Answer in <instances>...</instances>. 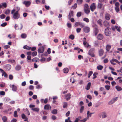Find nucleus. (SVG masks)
<instances>
[{
	"label": "nucleus",
	"instance_id": "nucleus-1",
	"mask_svg": "<svg viewBox=\"0 0 122 122\" xmlns=\"http://www.w3.org/2000/svg\"><path fill=\"white\" fill-rule=\"evenodd\" d=\"M104 33L106 36H109L111 34V29L108 27H107L105 30Z\"/></svg>",
	"mask_w": 122,
	"mask_h": 122
},
{
	"label": "nucleus",
	"instance_id": "nucleus-2",
	"mask_svg": "<svg viewBox=\"0 0 122 122\" xmlns=\"http://www.w3.org/2000/svg\"><path fill=\"white\" fill-rule=\"evenodd\" d=\"M45 47L43 46H42L39 47L38 51L39 53H43L44 51Z\"/></svg>",
	"mask_w": 122,
	"mask_h": 122
},
{
	"label": "nucleus",
	"instance_id": "nucleus-3",
	"mask_svg": "<svg viewBox=\"0 0 122 122\" xmlns=\"http://www.w3.org/2000/svg\"><path fill=\"white\" fill-rule=\"evenodd\" d=\"M111 29L113 31H115L116 29L117 31L119 32H120L121 31L120 27H118V26L117 25L112 26Z\"/></svg>",
	"mask_w": 122,
	"mask_h": 122
},
{
	"label": "nucleus",
	"instance_id": "nucleus-4",
	"mask_svg": "<svg viewBox=\"0 0 122 122\" xmlns=\"http://www.w3.org/2000/svg\"><path fill=\"white\" fill-rule=\"evenodd\" d=\"M84 31L86 33L89 32L90 31V28L88 26H85L83 29Z\"/></svg>",
	"mask_w": 122,
	"mask_h": 122
},
{
	"label": "nucleus",
	"instance_id": "nucleus-5",
	"mask_svg": "<svg viewBox=\"0 0 122 122\" xmlns=\"http://www.w3.org/2000/svg\"><path fill=\"white\" fill-rule=\"evenodd\" d=\"M117 97H116L112 99L108 103V104L111 105L112 104L114 103L117 100Z\"/></svg>",
	"mask_w": 122,
	"mask_h": 122
},
{
	"label": "nucleus",
	"instance_id": "nucleus-6",
	"mask_svg": "<svg viewBox=\"0 0 122 122\" xmlns=\"http://www.w3.org/2000/svg\"><path fill=\"white\" fill-rule=\"evenodd\" d=\"M20 25H21V27L20 28H19L18 27V25L17 24H15L14 26L15 29L16 30H18L19 29L20 30H21L23 26L21 24Z\"/></svg>",
	"mask_w": 122,
	"mask_h": 122
},
{
	"label": "nucleus",
	"instance_id": "nucleus-7",
	"mask_svg": "<svg viewBox=\"0 0 122 122\" xmlns=\"http://www.w3.org/2000/svg\"><path fill=\"white\" fill-rule=\"evenodd\" d=\"M96 8V5L94 3H92L90 6V9L91 11H93Z\"/></svg>",
	"mask_w": 122,
	"mask_h": 122
},
{
	"label": "nucleus",
	"instance_id": "nucleus-8",
	"mask_svg": "<svg viewBox=\"0 0 122 122\" xmlns=\"http://www.w3.org/2000/svg\"><path fill=\"white\" fill-rule=\"evenodd\" d=\"M110 15L107 13H106L105 14V17L106 19L108 20H109L111 17Z\"/></svg>",
	"mask_w": 122,
	"mask_h": 122
},
{
	"label": "nucleus",
	"instance_id": "nucleus-9",
	"mask_svg": "<svg viewBox=\"0 0 122 122\" xmlns=\"http://www.w3.org/2000/svg\"><path fill=\"white\" fill-rule=\"evenodd\" d=\"M23 3L25 5L26 7L29 6L30 5V2L28 1H24L23 2Z\"/></svg>",
	"mask_w": 122,
	"mask_h": 122
},
{
	"label": "nucleus",
	"instance_id": "nucleus-10",
	"mask_svg": "<svg viewBox=\"0 0 122 122\" xmlns=\"http://www.w3.org/2000/svg\"><path fill=\"white\" fill-rule=\"evenodd\" d=\"M87 117L86 118L82 120H80L81 122H86V121L88 120L89 117H90L91 116V115H87Z\"/></svg>",
	"mask_w": 122,
	"mask_h": 122
},
{
	"label": "nucleus",
	"instance_id": "nucleus-11",
	"mask_svg": "<svg viewBox=\"0 0 122 122\" xmlns=\"http://www.w3.org/2000/svg\"><path fill=\"white\" fill-rule=\"evenodd\" d=\"M11 65L9 64H6L5 66V68L8 71L10 70L11 69Z\"/></svg>",
	"mask_w": 122,
	"mask_h": 122
},
{
	"label": "nucleus",
	"instance_id": "nucleus-12",
	"mask_svg": "<svg viewBox=\"0 0 122 122\" xmlns=\"http://www.w3.org/2000/svg\"><path fill=\"white\" fill-rule=\"evenodd\" d=\"M20 15L14 13L13 15V18L15 19H18L20 17Z\"/></svg>",
	"mask_w": 122,
	"mask_h": 122
},
{
	"label": "nucleus",
	"instance_id": "nucleus-13",
	"mask_svg": "<svg viewBox=\"0 0 122 122\" xmlns=\"http://www.w3.org/2000/svg\"><path fill=\"white\" fill-rule=\"evenodd\" d=\"M103 25L105 27H108L110 25L109 22L106 21H104L103 22Z\"/></svg>",
	"mask_w": 122,
	"mask_h": 122
},
{
	"label": "nucleus",
	"instance_id": "nucleus-14",
	"mask_svg": "<svg viewBox=\"0 0 122 122\" xmlns=\"http://www.w3.org/2000/svg\"><path fill=\"white\" fill-rule=\"evenodd\" d=\"M103 38V35L101 34H99L97 36V38L98 40H102Z\"/></svg>",
	"mask_w": 122,
	"mask_h": 122
},
{
	"label": "nucleus",
	"instance_id": "nucleus-15",
	"mask_svg": "<svg viewBox=\"0 0 122 122\" xmlns=\"http://www.w3.org/2000/svg\"><path fill=\"white\" fill-rule=\"evenodd\" d=\"M73 12L72 11H71L69 13V15H68V19H70L71 17H73Z\"/></svg>",
	"mask_w": 122,
	"mask_h": 122
},
{
	"label": "nucleus",
	"instance_id": "nucleus-16",
	"mask_svg": "<svg viewBox=\"0 0 122 122\" xmlns=\"http://www.w3.org/2000/svg\"><path fill=\"white\" fill-rule=\"evenodd\" d=\"M51 107L49 104L46 105L44 107V109L45 110H49L51 109Z\"/></svg>",
	"mask_w": 122,
	"mask_h": 122
},
{
	"label": "nucleus",
	"instance_id": "nucleus-17",
	"mask_svg": "<svg viewBox=\"0 0 122 122\" xmlns=\"http://www.w3.org/2000/svg\"><path fill=\"white\" fill-rule=\"evenodd\" d=\"M11 88L12 90L14 91L15 92L17 90V86L14 85H12Z\"/></svg>",
	"mask_w": 122,
	"mask_h": 122
},
{
	"label": "nucleus",
	"instance_id": "nucleus-18",
	"mask_svg": "<svg viewBox=\"0 0 122 122\" xmlns=\"http://www.w3.org/2000/svg\"><path fill=\"white\" fill-rule=\"evenodd\" d=\"M98 32L99 30L97 28H95L94 30V32L95 36L97 35V34L98 33Z\"/></svg>",
	"mask_w": 122,
	"mask_h": 122
},
{
	"label": "nucleus",
	"instance_id": "nucleus-19",
	"mask_svg": "<svg viewBox=\"0 0 122 122\" xmlns=\"http://www.w3.org/2000/svg\"><path fill=\"white\" fill-rule=\"evenodd\" d=\"M2 5H1V8L2 9H4V8H6L7 6V4L6 3L4 2L2 3Z\"/></svg>",
	"mask_w": 122,
	"mask_h": 122
},
{
	"label": "nucleus",
	"instance_id": "nucleus-20",
	"mask_svg": "<svg viewBox=\"0 0 122 122\" xmlns=\"http://www.w3.org/2000/svg\"><path fill=\"white\" fill-rule=\"evenodd\" d=\"M104 51L102 49H100L99 52V55L100 56H102L103 54Z\"/></svg>",
	"mask_w": 122,
	"mask_h": 122
},
{
	"label": "nucleus",
	"instance_id": "nucleus-21",
	"mask_svg": "<svg viewBox=\"0 0 122 122\" xmlns=\"http://www.w3.org/2000/svg\"><path fill=\"white\" fill-rule=\"evenodd\" d=\"M102 21L101 19H99L97 21L98 24L101 27H102Z\"/></svg>",
	"mask_w": 122,
	"mask_h": 122
},
{
	"label": "nucleus",
	"instance_id": "nucleus-22",
	"mask_svg": "<svg viewBox=\"0 0 122 122\" xmlns=\"http://www.w3.org/2000/svg\"><path fill=\"white\" fill-rule=\"evenodd\" d=\"M111 48V46L110 45H107L106 47V49L107 51H109Z\"/></svg>",
	"mask_w": 122,
	"mask_h": 122
},
{
	"label": "nucleus",
	"instance_id": "nucleus-23",
	"mask_svg": "<svg viewBox=\"0 0 122 122\" xmlns=\"http://www.w3.org/2000/svg\"><path fill=\"white\" fill-rule=\"evenodd\" d=\"M39 61V59L37 57H35L33 58L32 60V61L33 62H36Z\"/></svg>",
	"mask_w": 122,
	"mask_h": 122
},
{
	"label": "nucleus",
	"instance_id": "nucleus-24",
	"mask_svg": "<svg viewBox=\"0 0 122 122\" xmlns=\"http://www.w3.org/2000/svg\"><path fill=\"white\" fill-rule=\"evenodd\" d=\"M91 85V83L90 82H89L88 83L86 88L87 90H88L90 89Z\"/></svg>",
	"mask_w": 122,
	"mask_h": 122
},
{
	"label": "nucleus",
	"instance_id": "nucleus-25",
	"mask_svg": "<svg viewBox=\"0 0 122 122\" xmlns=\"http://www.w3.org/2000/svg\"><path fill=\"white\" fill-rule=\"evenodd\" d=\"M66 96L65 97L66 98V99L67 101H68L70 99L71 95L69 94H67Z\"/></svg>",
	"mask_w": 122,
	"mask_h": 122
},
{
	"label": "nucleus",
	"instance_id": "nucleus-26",
	"mask_svg": "<svg viewBox=\"0 0 122 122\" xmlns=\"http://www.w3.org/2000/svg\"><path fill=\"white\" fill-rule=\"evenodd\" d=\"M84 11L85 13L87 14H88L90 12L89 8L84 9Z\"/></svg>",
	"mask_w": 122,
	"mask_h": 122
},
{
	"label": "nucleus",
	"instance_id": "nucleus-27",
	"mask_svg": "<svg viewBox=\"0 0 122 122\" xmlns=\"http://www.w3.org/2000/svg\"><path fill=\"white\" fill-rule=\"evenodd\" d=\"M21 67L20 65H18L15 67V69L17 71L20 70L21 69Z\"/></svg>",
	"mask_w": 122,
	"mask_h": 122
},
{
	"label": "nucleus",
	"instance_id": "nucleus-28",
	"mask_svg": "<svg viewBox=\"0 0 122 122\" xmlns=\"http://www.w3.org/2000/svg\"><path fill=\"white\" fill-rule=\"evenodd\" d=\"M116 89L118 91H120L122 90V89L121 87L119 86H117L115 87Z\"/></svg>",
	"mask_w": 122,
	"mask_h": 122
},
{
	"label": "nucleus",
	"instance_id": "nucleus-29",
	"mask_svg": "<svg viewBox=\"0 0 122 122\" xmlns=\"http://www.w3.org/2000/svg\"><path fill=\"white\" fill-rule=\"evenodd\" d=\"M31 110L34 112H38L39 110V109L38 108H32Z\"/></svg>",
	"mask_w": 122,
	"mask_h": 122
},
{
	"label": "nucleus",
	"instance_id": "nucleus-30",
	"mask_svg": "<svg viewBox=\"0 0 122 122\" xmlns=\"http://www.w3.org/2000/svg\"><path fill=\"white\" fill-rule=\"evenodd\" d=\"M112 61V62H115L118 64H119L120 63L119 61H118L117 59L114 58L112 59V60L111 61Z\"/></svg>",
	"mask_w": 122,
	"mask_h": 122
},
{
	"label": "nucleus",
	"instance_id": "nucleus-31",
	"mask_svg": "<svg viewBox=\"0 0 122 122\" xmlns=\"http://www.w3.org/2000/svg\"><path fill=\"white\" fill-rule=\"evenodd\" d=\"M23 119H24V121H26L28 120L27 118L26 117L25 115H21Z\"/></svg>",
	"mask_w": 122,
	"mask_h": 122
},
{
	"label": "nucleus",
	"instance_id": "nucleus-32",
	"mask_svg": "<svg viewBox=\"0 0 122 122\" xmlns=\"http://www.w3.org/2000/svg\"><path fill=\"white\" fill-rule=\"evenodd\" d=\"M21 37L22 38L25 39L27 35L25 33H23L21 35Z\"/></svg>",
	"mask_w": 122,
	"mask_h": 122
},
{
	"label": "nucleus",
	"instance_id": "nucleus-33",
	"mask_svg": "<svg viewBox=\"0 0 122 122\" xmlns=\"http://www.w3.org/2000/svg\"><path fill=\"white\" fill-rule=\"evenodd\" d=\"M63 71L64 73H67L69 71V69L67 68H64L63 70Z\"/></svg>",
	"mask_w": 122,
	"mask_h": 122
},
{
	"label": "nucleus",
	"instance_id": "nucleus-34",
	"mask_svg": "<svg viewBox=\"0 0 122 122\" xmlns=\"http://www.w3.org/2000/svg\"><path fill=\"white\" fill-rule=\"evenodd\" d=\"M51 112L53 114H56L57 113V110L56 109H54Z\"/></svg>",
	"mask_w": 122,
	"mask_h": 122
},
{
	"label": "nucleus",
	"instance_id": "nucleus-35",
	"mask_svg": "<svg viewBox=\"0 0 122 122\" xmlns=\"http://www.w3.org/2000/svg\"><path fill=\"white\" fill-rule=\"evenodd\" d=\"M103 67L101 65H99L97 67V69L99 70H101L103 68Z\"/></svg>",
	"mask_w": 122,
	"mask_h": 122
},
{
	"label": "nucleus",
	"instance_id": "nucleus-36",
	"mask_svg": "<svg viewBox=\"0 0 122 122\" xmlns=\"http://www.w3.org/2000/svg\"><path fill=\"white\" fill-rule=\"evenodd\" d=\"M2 120L3 122H6L7 120V118L5 116L3 117L2 118Z\"/></svg>",
	"mask_w": 122,
	"mask_h": 122
},
{
	"label": "nucleus",
	"instance_id": "nucleus-37",
	"mask_svg": "<svg viewBox=\"0 0 122 122\" xmlns=\"http://www.w3.org/2000/svg\"><path fill=\"white\" fill-rule=\"evenodd\" d=\"M10 10L9 9H7L5 12V14L6 15H8L10 14Z\"/></svg>",
	"mask_w": 122,
	"mask_h": 122
},
{
	"label": "nucleus",
	"instance_id": "nucleus-38",
	"mask_svg": "<svg viewBox=\"0 0 122 122\" xmlns=\"http://www.w3.org/2000/svg\"><path fill=\"white\" fill-rule=\"evenodd\" d=\"M95 50V49L94 48L91 49L89 50L88 52L91 53H93Z\"/></svg>",
	"mask_w": 122,
	"mask_h": 122
},
{
	"label": "nucleus",
	"instance_id": "nucleus-39",
	"mask_svg": "<svg viewBox=\"0 0 122 122\" xmlns=\"http://www.w3.org/2000/svg\"><path fill=\"white\" fill-rule=\"evenodd\" d=\"M83 20L84 21H85L87 23H88L89 21V20L88 18H84L83 19Z\"/></svg>",
	"mask_w": 122,
	"mask_h": 122
},
{
	"label": "nucleus",
	"instance_id": "nucleus-40",
	"mask_svg": "<svg viewBox=\"0 0 122 122\" xmlns=\"http://www.w3.org/2000/svg\"><path fill=\"white\" fill-rule=\"evenodd\" d=\"M103 6V4L101 3H98V8L101 9L102 8Z\"/></svg>",
	"mask_w": 122,
	"mask_h": 122
},
{
	"label": "nucleus",
	"instance_id": "nucleus-41",
	"mask_svg": "<svg viewBox=\"0 0 122 122\" xmlns=\"http://www.w3.org/2000/svg\"><path fill=\"white\" fill-rule=\"evenodd\" d=\"M93 73V72L92 71H89L88 74V78H89L90 76L92 75Z\"/></svg>",
	"mask_w": 122,
	"mask_h": 122
},
{
	"label": "nucleus",
	"instance_id": "nucleus-42",
	"mask_svg": "<svg viewBox=\"0 0 122 122\" xmlns=\"http://www.w3.org/2000/svg\"><path fill=\"white\" fill-rule=\"evenodd\" d=\"M115 9L117 13H118L120 11V9L119 7H115Z\"/></svg>",
	"mask_w": 122,
	"mask_h": 122
},
{
	"label": "nucleus",
	"instance_id": "nucleus-43",
	"mask_svg": "<svg viewBox=\"0 0 122 122\" xmlns=\"http://www.w3.org/2000/svg\"><path fill=\"white\" fill-rule=\"evenodd\" d=\"M67 102H64L63 107V108H66L67 107Z\"/></svg>",
	"mask_w": 122,
	"mask_h": 122
},
{
	"label": "nucleus",
	"instance_id": "nucleus-44",
	"mask_svg": "<svg viewBox=\"0 0 122 122\" xmlns=\"http://www.w3.org/2000/svg\"><path fill=\"white\" fill-rule=\"evenodd\" d=\"M98 74V73L97 72H94L93 74V79H95L97 77V76L96 75Z\"/></svg>",
	"mask_w": 122,
	"mask_h": 122
},
{
	"label": "nucleus",
	"instance_id": "nucleus-45",
	"mask_svg": "<svg viewBox=\"0 0 122 122\" xmlns=\"http://www.w3.org/2000/svg\"><path fill=\"white\" fill-rule=\"evenodd\" d=\"M74 36L73 35H71L69 36V38L71 39L72 40H73L74 39Z\"/></svg>",
	"mask_w": 122,
	"mask_h": 122
},
{
	"label": "nucleus",
	"instance_id": "nucleus-46",
	"mask_svg": "<svg viewBox=\"0 0 122 122\" xmlns=\"http://www.w3.org/2000/svg\"><path fill=\"white\" fill-rule=\"evenodd\" d=\"M84 107L83 106H81V108L80 109V112L81 113L84 110Z\"/></svg>",
	"mask_w": 122,
	"mask_h": 122
},
{
	"label": "nucleus",
	"instance_id": "nucleus-47",
	"mask_svg": "<svg viewBox=\"0 0 122 122\" xmlns=\"http://www.w3.org/2000/svg\"><path fill=\"white\" fill-rule=\"evenodd\" d=\"M37 53L36 51H34L32 52V56H35L36 55Z\"/></svg>",
	"mask_w": 122,
	"mask_h": 122
},
{
	"label": "nucleus",
	"instance_id": "nucleus-48",
	"mask_svg": "<svg viewBox=\"0 0 122 122\" xmlns=\"http://www.w3.org/2000/svg\"><path fill=\"white\" fill-rule=\"evenodd\" d=\"M6 16L4 14H2L0 16V18L1 19H3Z\"/></svg>",
	"mask_w": 122,
	"mask_h": 122
},
{
	"label": "nucleus",
	"instance_id": "nucleus-49",
	"mask_svg": "<svg viewBox=\"0 0 122 122\" xmlns=\"http://www.w3.org/2000/svg\"><path fill=\"white\" fill-rule=\"evenodd\" d=\"M81 12H78L77 13L76 15L77 17H80L81 15Z\"/></svg>",
	"mask_w": 122,
	"mask_h": 122
},
{
	"label": "nucleus",
	"instance_id": "nucleus-50",
	"mask_svg": "<svg viewBox=\"0 0 122 122\" xmlns=\"http://www.w3.org/2000/svg\"><path fill=\"white\" fill-rule=\"evenodd\" d=\"M120 5V4L118 2H116L115 4V7H119Z\"/></svg>",
	"mask_w": 122,
	"mask_h": 122
},
{
	"label": "nucleus",
	"instance_id": "nucleus-51",
	"mask_svg": "<svg viewBox=\"0 0 122 122\" xmlns=\"http://www.w3.org/2000/svg\"><path fill=\"white\" fill-rule=\"evenodd\" d=\"M7 24V23L6 22H4L1 25V26L3 27H4Z\"/></svg>",
	"mask_w": 122,
	"mask_h": 122
},
{
	"label": "nucleus",
	"instance_id": "nucleus-52",
	"mask_svg": "<svg viewBox=\"0 0 122 122\" xmlns=\"http://www.w3.org/2000/svg\"><path fill=\"white\" fill-rule=\"evenodd\" d=\"M105 87L106 89L107 90H109L110 88V86L109 85H106L105 86Z\"/></svg>",
	"mask_w": 122,
	"mask_h": 122
},
{
	"label": "nucleus",
	"instance_id": "nucleus-53",
	"mask_svg": "<svg viewBox=\"0 0 122 122\" xmlns=\"http://www.w3.org/2000/svg\"><path fill=\"white\" fill-rule=\"evenodd\" d=\"M8 61L11 62L12 63H14L15 62V61L14 60L9 59L8 60Z\"/></svg>",
	"mask_w": 122,
	"mask_h": 122
},
{
	"label": "nucleus",
	"instance_id": "nucleus-54",
	"mask_svg": "<svg viewBox=\"0 0 122 122\" xmlns=\"http://www.w3.org/2000/svg\"><path fill=\"white\" fill-rule=\"evenodd\" d=\"M29 88L30 90H33L34 88V86L32 85H30L29 86Z\"/></svg>",
	"mask_w": 122,
	"mask_h": 122
},
{
	"label": "nucleus",
	"instance_id": "nucleus-55",
	"mask_svg": "<svg viewBox=\"0 0 122 122\" xmlns=\"http://www.w3.org/2000/svg\"><path fill=\"white\" fill-rule=\"evenodd\" d=\"M89 6L87 4H85L84 5V9L89 8Z\"/></svg>",
	"mask_w": 122,
	"mask_h": 122
},
{
	"label": "nucleus",
	"instance_id": "nucleus-56",
	"mask_svg": "<svg viewBox=\"0 0 122 122\" xmlns=\"http://www.w3.org/2000/svg\"><path fill=\"white\" fill-rule=\"evenodd\" d=\"M81 30V29L80 28H78L76 29V31L77 33H79L80 32Z\"/></svg>",
	"mask_w": 122,
	"mask_h": 122
},
{
	"label": "nucleus",
	"instance_id": "nucleus-57",
	"mask_svg": "<svg viewBox=\"0 0 122 122\" xmlns=\"http://www.w3.org/2000/svg\"><path fill=\"white\" fill-rule=\"evenodd\" d=\"M5 92L3 91L0 92V95L4 96L5 95Z\"/></svg>",
	"mask_w": 122,
	"mask_h": 122
},
{
	"label": "nucleus",
	"instance_id": "nucleus-58",
	"mask_svg": "<svg viewBox=\"0 0 122 122\" xmlns=\"http://www.w3.org/2000/svg\"><path fill=\"white\" fill-rule=\"evenodd\" d=\"M88 54L92 57H94L95 56V55L93 54V53H91L88 52Z\"/></svg>",
	"mask_w": 122,
	"mask_h": 122
},
{
	"label": "nucleus",
	"instance_id": "nucleus-59",
	"mask_svg": "<svg viewBox=\"0 0 122 122\" xmlns=\"http://www.w3.org/2000/svg\"><path fill=\"white\" fill-rule=\"evenodd\" d=\"M85 25L83 23L81 22L80 23V25L82 28Z\"/></svg>",
	"mask_w": 122,
	"mask_h": 122
},
{
	"label": "nucleus",
	"instance_id": "nucleus-60",
	"mask_svg": "<svg viewBox=\"0 0 122 122\" xmlns=\"http://www.w3.org/2000/svg\"><path fill=\"white\" fill-rule=\"evenodd\" d=\"M80 22H77L75 23V27H76L79 25H80Z\"/></svg>",
	"mask_w": 122,
	"mask_h": 122
},
{
	"label": "nucleus",
	"instance_id": "nucleus-61",
	"mask_svg": "<svg viewBox=\"0 0 122 122\" xmlns=\"http://www.w3.org/2000/svg\"><path fill=\"white\" fill-rule=\"evenodd\" d=\"M100 117V118H105L107 116L106 115H101Z\"/></svg>",
	"mask_w": 122,
	"mask_h": 122
},
{
	"label": "nucleus",
	"instance_id": "nucleus-62",
	"mask_svg": "<svg viewBox=\"0 0 122 122\" xmlns=\"http://www.w3.org/2000/svg\"><path fill=\"white\" fill-rule=\"evenodd\" d=\"M87 97L90 100L92 99V97L91 95H88L87 96Z\"/></svg>",
	"mask_w": 122,
	"mask_h": 122
},
{
	"label": "nucleus",
	"instance_id": "nucleus-63",
	"mask_svg": "<svg viewBox=\"0 0 122 122\" xmlns=\"http://www.w3.org/2000/svg\"><path fill=\"white\" fill-rule=\"evenodd\" d=\"M77 6V4L76 3H75L74 4V5L72 6V7L73 9H75L76 8Z\"/></svg>",
	"mask_w": 122,
	"mask_h": 122
},
{
	"label": "nucleus",
	"instance_id": "nucleus-64",
	"mask_svg": "<svg viewBox=\"0 0 122 122\" xmlns=\"http://www.w3.org/2000/svg\"><path fill=\"white\" fill-rule=\"evenodd\" d=\"M9 78L11 80H12L13 78V76L11 75H10L9 76Z\"/></svg>",
	"mask_w": 122,
	"mask_h": 122
}]
</instances>
